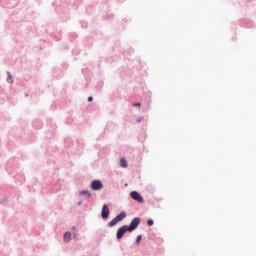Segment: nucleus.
Wrapping results in <instances>:
<instances>
[{
	"mask_svg": "<svg viewBox=\"0 0 256 256\" xmlns=\"http://www.w3.org/2000/svg\"><path fill=\"white\" fill-rule=\"evenodd\" d=\"M88 101H89V103H91V101H93V97L89 96Z\"/></svg>",
	"mask_w": 256,
	"mask_h": 256,
	"instance_id": "obj_14",
	"label": "nucleus"
},
{
	"mask_svg": "<svg viewBox=\"0 0 256 256\" xmlns=\"http://www.w3.org/2000/svg\"><path fill=\"white\" fill-rule=\"evenodd\" d=\"M133 107H141V103H134Z\"/></svg>",
	"mask_w": 256,
	"mask_h": 256,
	"instance_id": "obj_13",
	"label": "nucleus"
},
{
	"mask_svg": "<svg viewBox=\"0 0 256 256\" xmlns=\"http://www.w3.org/2000/svg\"><path fill=\"white\" fill-rule=\"evenodd\" d=\"M141 239H142L141 235H138L136 238V243H141Z\"/></svg>",
	"mask_w": 256,
	"mask_h": 256,
	"instance_id": "obj_12",
	"label": "nucleus"
},
{
	"mask_svg": "<svg viewBox=\"0 0 256 256\" xmlns=\"http://www.w3.org/2000/svg\"><path fill=\"white\" fill-rule=\"evenodd\" d=\"M64 241H71V234L69 232L64 234Z\"/></svg>",
	"mask_w": 256,
	"mask_h": 256,
	"instance_id": "obj_8",
	"label": "nucleus"
},
{
	"mask_svg": "<svg viewBox=\"0 0 256 256\" xmlns=\"http://www.w3.org/2000/svg\"><path fill=\"white\" fill-rule=\"evenodd\" d=\"M130 197L134 201H137V203H144L145 202V200L143 199V196H141V194H139V192H137V191H132L130 193Z\"/></svg>",
	"mask_w": 256,
	"mask_h": 256,
	"instance_id": "obj_3",
	"label": "nucleus"
},
{
	"mask_svg": "<svg viewBox=\"0 0 256 256\" xmlns=\"http://www.w3.org/2000/svg\"><path fill=\"white\" fill-rule=\"evenodd\" d=\"M90 187L93 191H101L103 189V183L100 180H94L91 182Z\"/></svg>",
	"mask_w": 256,
	"mask_h": 256,
	"instance_id": "obj_4",
	"label": "nucleus"
},
{
	"mask_svg": "<svg viewBox=\"0 0 256 256\" xmlns=\"http://www.w3.org/2000/svg\"><path fill=\"white\" fill-rule=\"evenodd\" d=\"M139 223H141V219L139 217L133 218L130 225L128 226V231H135L137 227H139Z\"/></svg>",
	"mask_w": 256,
	"mask_h": 256,
	"instance_id": "obj_2",
	"label": "nucleus"
},
{
	"mask_svg": "<svg viewBox=\"0 0 256 256\" xmlns=\"http://www.w3.org/2000/svg\"><path fill=\"white\" fill-rule=\"evenodd\" d=\"M137 122L139 123V122H141V120H137Z\"/></svg>",
	"mask_w": 256,
	"mask_h": 256,
	"instance_id": "obj_15",
	"label": "nucleus"
},
{
	"mask_svg": "<svg viewBox=\"0 0 256 256\" xmlns=\"http://www.w3.org/2000/svg\"><path fill=\"white\" fill-rule=\"evenodd\" d=\"M125 217H127V214H125V212L120 213L118 216L113 218V220L108 223V226L115 227V225H117V223H119L120 221H123Z\"/></svg>",
	"mask_w": 256,
	"mask_h": 256,
	"instance_id": "obj_1",
	"label": "nucleus"
},
{
	"mask_svg": "<svg viewBox=\"0 0 256 256\" xmlns=\"http://www.w3.org/2000/svg\"><path fill=\"white\" fill-rule=\"evenodd\" d=\"M8 83H13V76H11V73L8 72V78H7Z\"/></svg>",
	"mask_w": 256,
	"mask_h": 256,
	"instance_id": "obj_10",
	"label": "nucleus"
},
{
	"mask_svg": "<svg viewBox=\"0 0 256 256\" xmlns=\"http://www.w3.org/2000/svg\"><path fill=\"white\" fill-rule=\"evenodd\" d=\"M120 166L124 168L127 167V160H125V158L120 159Z\"/></svg>",
	"mask_w": 256,
	"mask_h": 256,
	"instance_id": "obj_9",
	"label": "nucleus"
},
{
	"mask_svg": "<svg viewBox=\"0 0 256 256\" xmlns=\"http://www.w3.org/2000/svg\"><path fill=\"white\" fill-rule=\"evenodd\" d=\"M109 206L104 205L102 207L101 217L102 219H109Z\"/></svg>",
	"mask_w": 256,
	"mask_h": 256,
	"instance_id": "obj_6",
	"label": "nucleus"
},
{
	"mask_svg": "<svg viewBox=\"0 0 256 256\" xmlns=\"http://www.w3.org/2000/svg\"><path fill=\"white\" fill-rule=\"evenodd\" d=\"M127 231H129V228L127 225L121 226L117 230V234H116L117 239H123V236L126 234Z\"/></svg>",
	"mask_w": 256,
	"mask_h": 256,
	"instance_id": "obj_5",
	"label": "nucleus"
},
{
	"mask_svg": "<svg viewBox=\"0 0 256 256\" xmlns=\"http://www.w3.org/2000/svg\"><path fill=\"white\" fill-rule=\"evenodd\" d=\"M153 220H151V219H149L148 221H147V225H149V227H151V226H153Z\"/></svg>",
	"mask_w": 256,
	"mask_h": 256,
	"instance_id": "obj_11",
	"label": "nucleus"
},
{
	"mask_svg": "<svg viewBox=\"0 0 256 256\" xmlns=\"http://www.w3.org/2000/svg\"><path fill=\"white\" fill-rule=\"evenodd\" d=\"M80 195H85L87 198L91 197V192L89 190L80 191Z\"/></svg>",
	"mask_w": 256,
	"mask_h": 256,
	"instance_id": "obj_7",
	"label": "nucleus"
}]
</instances>
